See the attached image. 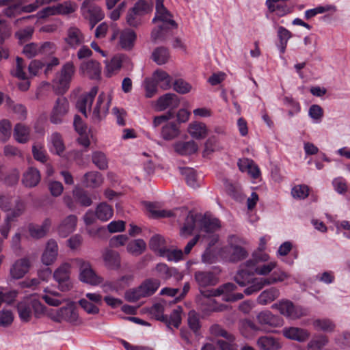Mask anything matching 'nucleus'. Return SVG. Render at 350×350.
Wrapping results in <instances>:
<instances>
[{
	"instance_id": "nucleus-43",
	"label": "nucleus",
	"mask_w": 350,
	"mask_h": 350,
	"mask_svg": "<svg viewBox=\"0 0 350 350\" xmlns=\"http://www.w3.org/2000/svg\"><path fill=\"white\" fill-rule=\"evenodd\" d=\"M21 216V210L18 209L14 213H8L0 226V233L4 239H7L12 227V222Z\"/></svg>"
},
{
	"instance_id": "nucleus-38",
	"label": "nucleus",
	"mask_w": 350,
	"mask_h": 350,
	"mask_svg": "<svg viewBox=\"0 0 350 350\" xmlns=\"http://www.w3.org/2000/svg\"><path fill=\"white\" fill-rule=\"evenodd\" d=\"M51 225V221L46 219L42 225L30 224L29 226V231L30 235L36 239L42 238L46 235Z\"/></svg>"
},
{
	"instance_id": "nucleus-5",
	"label": "nucleus",
	"mask_w": 350,
	"mask_h": 350,
	"mask_svg": "<svg viewBox=\"0 0 350 350\" xmlns=\"http://www.w3.org/2000/svg\"><path fill=\"white\" fill-rule=\"evenodd\" d=\"M46 316L56 323H67L74 326L82 324L83 321L79 316L77 306L72 301L58 309H47Z\"/></svg>"
},
{
	"instance_id": "nucleus-42",
	"label": "nucleus",
	"mask_w": 350,
	"mask_h": 350,
	"mask_svg": "<svg viewBox=\"0 0 350 350\" xmlns=\"http://www.w3.org/2000/svg\"><path fill=\"white\" fill-rule=\"evenodd\" d=\"M196 282L201 287L215 285L217 282V278L210 272L199 271L195 274Z\"/></svg>"
},
{
	"instance_id": "nucleus-1",
	"label": "nucleus",
	"mask_w": 350,
	"mask_h": 350,
	"mask_svg": "<svg viewBox=\"0 0 350 350\" xmlns=\"http://www.w3.org/2000/svg\"><path fill=\"white\" fill-rule=\"evenodd\" d=\"M187 218L184 226L181 228L180 234L183 238H187L192 234L195 230H198V234L190 240L185 247L184 253L189 254L197 243L200 237L208 241V245L213 244L217 241L218 237L214 234L215 231L219 229L220 222L218 219L215 217H202L201 215L195 214L192 212L187 213L184 211Z\"/></svg>"
},
{
	"instance_id": "nucleus-36",
	"label": "nucleus",
	"mask_w": 350,
	"mask_h": 350,
	"mask_svg": "<svg viewBox=\"0 0 350 350\" xmlns=\"http://www.w3.org/2000/svg\"><path fill=\"white\" fill-rule=\"evenodd\" d=\"M136 38L137 36L135 31L126 29L121 32L119 44L122 49L130 50L134 46Z\"/></svg>"
},
{
	"instance_id": "nucleus-18",
	"label": "nucleus",
	"mask_w": 350,
	"mask_h": 350,
	"mask_svg": "<svg viewBox=\"0 0 350 350\" xmlns=\"http://www.w3.org/2000/svg\"><path fill=\"white\" fill-rule=\"evenodd\" d=\"M69 110V103L64 97H59L57 99L50 115V120L52 123L59 124L62 122L64 117Z\"/></svg>"
},
{
	"instance_id": "nucleus-57",
	"label": "nucleus",
	"mask_w": 350,
	"mask_h": 350,
	"mask_svg": "<svg viewBox=\"0 0 350 350\" xmlns=\"http://www.w3.org/2000/svg\"><path fill=\"white\" fill-rule=\"evenodd\" d=\"M55 8L57 14H68L77 10V5L75 2L66 1L55 5Z\"/></svg>"
},
{
	"instance_id": "nucleus-64",
	"label": "nucleus",
	"mask_w": 350,
	"mask_h": 350,
	"mask_svg": "<svg viewBox=\"0 0 350 350\" xmlns=\"http://www.w3.org/2000/svg\"><path fill=\"white\" fill-rule=\"evenodd\" d=\"M191 89L192 85L182 79H177L174 83V90L179 94H187Z\"/></svg>"
},
{
	"instance_id": "nucleus-54",
	"label": "nucleus",
	"mask_w": 350,
	"mask_h": 350,
	"mask_svg": "<svg viewBox=\"0 0 350 350\" xmlns=\"http://www.w3.org/2000/svg\"><path fill=\"white\" fill-rule=\"evenodd\" d=\"M239 329L241 334L245 338H252L253 333L256 332L258 327L250 320H243L240 322Z\"/></svg>"
},
{
	"instance_id": "nucleus-19",
	"label": "nucleus",
	"mask_w": 350,
	"mask_h": 350,
	"mask_svg": "<svg viewBox=\"0 0 350 350\" xmlns=\"http://www.w3.org/2000/svg\"><path fill=\"white\" fill-rule=\"evenodd\" d=\"M241 241L236 236H231L228 239L229 247L227 248L228 253L229 254V260L230 261H238L246 256L245 250L242 248L239 244Z\"/></svg>"
},
{
	"instance_id": "nucleus-7",
	"label": "nucleus",
	"mask_w": 350,
	"mask_h": 350,
	"mask_svg": "<svg viewBox=\"0 0 350 350\" xmlns=\"http://www.w3.org/2000/svg\"><path fill=\"white\" fill-rule=\"evenodd\" d=\"M172 84V77L165 70L157 69L150 78H146L143 82L145 96L146 98H152L157 92V87L167 90L171 88Z\"/></svg>"
},
{
	"instance_id": "nucleus-39",
	"label": "nucleus",
	"mask_w": 350,
	"mask_h": 350,
	"mask_svg": "<svg viewBox=\"0 0 350 350\" xmlns=\"http://www.w3.org/2000/svg\"><path fill=\"white\" fill-rule=\"evenodd\" d=\"M13 136L18 143L25 144L29 139L30 129L23 124H16L14 128Z\"/></svg>"
},
{
	"instance_id": "nucleus-9",
	"label": "nucleus",
	"mask_w": 350,
	"mask_h": 350,
	"mask_svg": "<svg viewBox=\"0 0 350 350\" xmlns=\"http://www.w3.org/2000/svg\"><path fill=\"white\" fill-rule=\"evenodd\" d=\"M290 275L286 271L279 269L271 273L267 278H255L252 281V285L247 287L244 292L247 295H250L259 291L265 286L284 282L290 278Z\"/></svg>"
},
{
	"instance_id": "nucleus-26",
	"label": "nucleus",
	"mask_w": 350,
	"mask_h": 350,
	"mask_svg": "<svg viewBox=\"0 0 350 350\" xmlns=\"http://www.w3.org/2000/svg\"><path fill=\"white\" fill-rule=\"evenodd\" d=\"M80 71L83 75L96 79L100 77L101 67L98 62L90 60L81 64Z\"/></svg>"
},
{
	"instance_id": "nucleus-41",
	"label": "nucleus",
	"mask_w": 350,
	"mask_h": 350,
	"mask_svg": "<svg viewBox=\"0 0 350 350\" xmlns=\"http://www.w3.org/2000/svg\"><path fill=\"white\" fill-rule=\"evenodd\" d=\"M257 345L261 350H278L282 347L278 340L269 336L260 337Z\"/></svg>"
},
{
	"instance_id": "nucleus-12",
	"label": "nucleus",
	"mask_w": 350,
	"mask_h": 350,
	"mask_svg": "<svg viewBox=\"0 0 350 350\" xmlns=\"http://www.w3.org/2000/svg\"><path fill=\"white\" fill-rule=\"evenodd\" d=\"M75 71L72 62H68L62 66L61 71L56 75L53 81L54 87L59 93L62 94L68 88Z\"/></svg>"
},
{
	"instance_id": "nucleus-50",
	"label": "nucleus",
	"mask_w": 350,
	"mask_h": 350,
	"mask_svg": "<svg viewBox=\"0 0 350 350\" xmlns=\"http://www.w3.org/2000/svg\"><path fill=\"white\" fill-rule=\"evenodd\" d=\"M312 325L316 330L325 332H333L335 328L334 323L328 319H317L313 321Z\"/></svg>"
},
{
	"instance_id": "nucleus-48",
	"label": "nucleus",
	"mask_w": 350,
	"mask_h": 350,
	"mask_svg": "<svg viewBox=\"0 0 350 350\" xmlns=\"http://www.w3.org/2000/svg\"><path fill=\"white\" fill-rule=\"evenodd\" d=\"M83 124V121L79 116H75L74 119V126L76 131L79 133L80 137L78 138L79 143L84 147H88L90 145V139L86 135L85 128L83 126L81 128L79 127V124Z\"/></svg>"
},
{
	"instance_id": "nucleus-40",
	"label": "nucleus",
	"mask_w": 350,
	"mask_h": 350,
	"mask_svg": "<svg viewBox=\"0 0 350 350\" xmlns=\"http://www.w3.org/2000/svg\"><path fill=\"white\" fill-rule=\"evenodd\" d=\"M280 295V291L272 287L262 291L257 298V302L261 305H267L275 300Z\"/></svg>"
},
{
	"instance_id": "nucleus-56",
	"label": "nucleus",
	"mask_w": 350,
	"mask_h": 350,
	"mask_svg": "<svg viewBox=\"0 0 350 350\" xmlns=\"http://www.w3.org/2000/svg\"><path fill=\"white\" fill-rule=\"evenodd\" d=\"M150 247L161 256V253L166 249L163 237L158 234L153 236L150 241Z\"/></svg>"
},
{
	"instance_id": "nucleus-37",
	"label": "nucleus",
	"mask_w": 350,
	"mask_h": 350,
	"mask_svg": "<svg viewBox=\"0 0 350 350\" xmlns=\"http://www.w3.org/2000/svg\"><path fill=\"white\" fill-rule=\"evenodd\" d=\"M82 181L86 187L97 188L103 184V178L98 172H90L83 176Z\"/></svg>"
},
{
	"instance_id": "nucleus-49",
	"label": "nucleus",
	"mask_w": 350,
	"mask_h": 350,
	"mask_svg": "<svg viewBox=\"0 0 350 350\" xmlns=\"http://www.w3.org/2000/svg\"><path fill=\"white\" fill-rule=\"evenodd\" d=\"M152 58L158 65H163L168 62L170 53L166 48L158 47L153 51Z\"/></svg>"
},
{
	"instance_id": "nucleus-14",
	"label": "nucleus",
	"mask_w": 350,
	"mask_h": 350,
	"mask_svg": "<svg viewBox=\"0 0 350 350\" xmlns=\"http://www.w3.org/2000/svg\"><path fill=\"white\" fill-rule=\"evenodd\" d=\"M71 265L64 262L53 272V278L58 284V288L62 291H68L71 289L72 284L70 278Z\"/></svg>"
},
{
	"instance_id": "nucleus-2",
	"label": "nucleus",
	"mask_w": 350,
	"mask_h": 350,
	"mask_svg": "<svg viewBox=\"0 0 350 350\" xmlns=\"http://www.w3.org/2000/svg\"><path fill=\"white\" fill-rule=\"evenodd\" d=\"M252 258L241 265L234 276L235 281L241 286L252 285V281L256 278L253 277L254 274L264 276L269 275L278 265L275 260H270L269 255L266 253L255 252Z\"/></svg>"
},
{
	"instance_id": "nucleus-24",
	"label": "nucleus",
	"mask_w": 350,
	"mask_h": 350,
	"mask_svg": "<svg viewBox=\"0 0 350 350\" xmlns=\"http://www.w3.org/2000/svg\"><path fill=\"white\" fill-rule=\"evenodd\" d=\"M187 131L189 135L195 139H203L206 137L208 133L206 124L198 121L189 123Z\"/></svg>"
},
{
	"instance_id": "nucleus-16",
	"label": "nucleus",
	"mask_w": 350,
	"mask_h": 350,
	"mask_svg": "<svg viewBox=\"0 0 350 350\" xmlns=\"http://www.w3.org/2000/svg\"><path fill=\"white\" fill-rule=\"evenodd\" d=\"M0 5H7L8 8L4 10V13L8 16H14L16 13L23 11L25 12H31L36 10L38 7L37 0L35 3L22 6L19 0H0Z\"/></svg>"
},
{
	"instance_id": "nucleus-45",
	"label": "nucleus",
	"mask_w": 350,
	"mask_h": 350,
	"mask_svg": "<svg viewBox=\"0 0 350 350\" xmlns=\"http://www.w3.org/2000/svg\"><path fill=\"white\" fill-rule=\"evenodd\" d=\"M113 210L105 202H101L96 208V218L102 221H107L112 217Z\"/></svg>"
},
{
	"instance_id": "nucleus-17",
	"label": "nucleus",
	"mask_w": 350,
	"mask_h": 350,
	"mask_svg": "<svg viewBox=\"0 0 350 350\" xmlns=\"http://www.w3.org/2000/svg\"><path fill=\"white\" fill-rule=\"evenodd\" d=\"M81 11L85 17L90 21L91 28H93L96 23L101 21L105 16L101 8L97 5L90 4L89 1L83 2Z\"/></svg>"
},
{
	"instance_id": "nucleus-60",
	"label": "nucleus",
	"mask_w": 350,
	"mask_h": 350,
	"mask_svg": "<svg viewBox=\"0 0 350 350\" xmlns=\"http://www.w3.org/2000/svg\"><path fill=\"white\" fill-rule=\"evenodd\" d=\"M12 124L10 120L3 119L0 120V139L5 142L11 136Z\"/></svg>"
},
{
	"instance_id": "nucleus-61",
	"label": "nucleus",
	"mask_w": 350,
	"mask_h": 350,
	"mask_svg": "<svg viewBox=\"0 0 350 350\" xmlns=\"http://www.w3.org/2000/svg\"><path fill=\"white\" fill-rule=\"evenodd\" d=\"M216 343L220 350H239L238 345L235 343V338L232 334H231V338L217 340Z\"/></svg>"
},
{
	"instance_id": "nucleus-46",
	"label": "nucleus",
	"mask_w": 350,
	"mask_h": 350,
	"mask_svg": "<svg viewBox=\"0 0 350 350\" xmlns=\"http://www.w3.org/2000/svg\"><path fill=\"white\" fill-rule=\"evenodd\" d=\"M160 286V282L157 279H148L144 281L140 286V291L145 297L154 294Z\"/></svg>"
},
{
	"instance_id": "nucleus-10",
	"label": "nucleus",
	"mask_w": 350,
	"mask_h": 350,
	"mask_svg": "<svg viewBox=\"0 0 350 350\" xmlns=\"http://www.w3.org/2000/svg\"><path fill=\"white\" fill-rule=\"evenodd\" d=\"M73 262L79 269V280L92 286L100 285L103 280L93 269L90 262L83 258H75Z\"/></svg>"
},
{
	"instance_id": "nucleus-55",
	"label": "nucleus",
	"mask_w": 350,
	"mask_h": 350,
	"mask_svg": "<svg viewBox=\"0 0 350 350\" xmlns=\"http://www.w3.org/2000/svg\"><path fill=\"white\" fill-rule=\"evenodd\" d=\"M163 312L164 304L162 303H156L148 309V313L152 317L161 321H167V316Z\"/></svg>"
},
{
	"instance_id": "nucleus-44",
	"label": "nucleus",
	"mask_w": 350,
	"mask_h": 350,
	"mask_svg": "<svg viewBox=\"0 0 350 350\" xmlns=\"http://www.w3.org/2000/svg\"><path fill=\"white\" fill-rule=\"evenodd\" d=\"M144 206L146 211L150 214L152 217H172L176 216L178 213L180 211L179 209H176L173 211H159L157 209L156 205L151 202H144Z\"/></svg>"
},
{
	"instance_id": "nucleus-34",
	"label": "nucleus",
	"mask_w": 350,
	"mask_h": 350,
	"mask_svg": "<svg viewBox=\"0 0 350 350\" xmlns=\"http://www.w3.org/2000/svg\"><path fill=\"white\" fill-rule=\"evenodd\" d=\"M105 265L110 269L116 270L120 267V257L118 252L107 250L103 254Z\"/></svg>"
},
{
	"instance_id": "nucleus-59",
	"label": "nucleus",
	"mask_w": 350,
	"mask_h": 350,
	"mask_svg": "<svg viewBox=\"0 0 350 350\" xmlns=\"http://www.w3.org/2000/svg\"><path fill=\"white\" fill-rule=\"evenodd\" d=\"M292 196L294 198L304 200L309 195V187L306 185H297L291 190Z\"/></svg>"
},
{
	"instance_id": "nucleus-29",
	"label": "nucleus",
	"mask_w": 350,
	"mask_h": 350,
	"mask_svg": "<svg viewBox=\"0 0 350 350\" xmlns=\"http://www.w3.org/2000/svg\"><path fill=\"white\" fill-rule=\"evenodd\" d=\"M287 0H267L266 5L271 12L275 13L279 16H283L291 12L290 7L285 2Z\"/></svg>"
},
{
	"instance_id": "nucleus-8",
	"label": "nucleus",
	"mask_w": 350,
	"mask_h": 350,
	"mask_svg": "<svg viewBox=\"0 0 350 350\" xmlns=\"http://www.w3.org/2000/svg\"><path fill=\"white\" fill-rule=\"evenodd\" d=\"M172 116V112H167L152 118L153 129L161 126L160 136L165 141H172L178 137L180 133L179 125L175 122H170Z\"/></svg>"
},
{
	"instance_id": "nucleus-23",
	"label": "nucleus",
	"mask_w": 350,
	"mask_h": 350,
	"mask_svg": "<svg viewBox=\"0 0 350 350\" xmlns=\"http://www.w3.org/2000/svg\"><path fill=\"white\" fill-rule=\"evenodd\" d=\"M283 336L287 339L301 342L306 341L310 336V332L302 328L286 327L282 329Z\"/></svg>"
},
{
	"instance_id": "nucleus-35",
	"label": "nucleus",
	"mask_w": 350,
	"mask_h": 350,
	"mask_svg": "<svg viewBox=\"0 0 350 350\" xmlns=\"http://www.w3.org/2000/svg\"><path fill=\"white\" fill-rule=\"evenodd\" d=\"M131 280L132 277L131 275H124L116 282H107L103 286V291L105 293L118 292L127 286Z\"/></svg>"
},
{
	"instance_id": "nucleus-21",
	"label": "nucleus",
	"mask_w": 350,
	"mask_h": 350,
	"mask_svg": "<svg viewBox=\"0 0 350 350\" xmlns=\"http://www.w3.org/2000/svg\"><path fill=\"white\" fill-rule=\"evenodd\" d=\"M178 104L177 96L174 94L167 93L152 102L151 106L157 112L165 110L170 107H176Z\"/></svg>"
},
{
	"instance_id": "nucleus-51",
	"label": "nucleus",
	"mask_w": 350,
	"mask_h": 350,
	"mask_svg": "<svg viewBox=\"0 0 350 350\" xmlns=\"http://www.w3.org/2000/svg\"><path fill=\"white\" fill-rule=\"evenodd\" d=\"M323 109L319 105L313 104L308 109V116L313 124H320L323 120Z\"/></svg>"
},
{
	"instance_id": "nucleus-4",
	"label": "nucleus",
	"mask_w": 350,
	"mask_h": 350,
	"mask_svg": "<svg viewBox=\"0 0 350 350\" xmlns=\"http://www.w3.org/2000/svg\"><path fill=\"white\" fill-rule=\"evenodd\" d=\"M155 10V15L152 19L155 27L151 33V38L157 42L163 40L167 31L176 28L177 25L172 14L164 6L163 0H156Z\"/></svg>"
},
{
	"instance_id": "nucleus-27",
	"label": "nucleus",
	"mask_w": 350,
	"mask_h": 350,
	"mask_svg": "<svg viewBox=\"0 0 350 350\" xmlns=\"http://www.w3.org/2000/svg\"><path fill=\"white\" fill-rule=\"evenodd\" d=\"M48 148L51 153L62 155L64 152L65 145L59 133H53L48 137Z\"/></svg>"
},
{
	"instance_id": "nucleus-32",
	"label": "nucleus",
	"mask_w": 350,
	"mask_h": 350,
	"mask_svg": "<svg viewBox=\"0 0 350 350\" xmlns=\"http://www.w3.org/2000/svg\"><path fill=\"white\" fill-rule=\"evenodd\" d=\"M40 180V172L35 167H29L23 174L22 183L27 187L36 186Z\"/></svg>"
},
{
	"instance_id": "nucleus-47",
	"label": "nucleus",
	"mask_w": 350,
	"mask_h": 350,
	"mask_svg": "<svg viewBox=\"0 0 350 350\" xmlns=\"http://www.w3.org/2000/svg\"><path fill=\"white\" fill-rule=\"evenodd\" d=\"M122 63V57L120 55L114 56L109 62H105V75L110 77L115 75L121 68Z\"/></svg>"
},
{
	"instance_id": "nucleus-30",
	"label": "nucleus",
	"mask_w": 350,
	"mask_h": 350,
	"mask_svg": "<svg viewBox=\"0 0 350 350\" xmlns=\"http://www.w3.org/2000/svg\"><path fill=\"white\" fill-rule=\"evenodd\" d=\"M181 174L184 176L189 187L196 189L201 185L203 177L202 175L197 174L193 168H183L181 170Z\"/></svg>"
},
{
	"instance_id": "nucleus-13",
	"label": "nucleus",
	"mask_w": 350,
	"mask_h": 350,
	"mask_svg": "<svg viewBox=\"0 0 350 350\" xmlns=\"http://www.w3.org/2000/svg\"><path fill=\"white\" fill-rule=\"evenodd\" d=\"M272 308L277 309L287 318L295 320L307 314V310L300 306H295L288 300H282L272 305Z\"/></svg>"
},
{
	"instance_id": "nucleus-31",
	"label": "nucleus",
	"mask_w": 350,
	"mask_h": 350,
	"mask_svg": "<svg viewBox=\"0 0 350 350\" xmlns=\"http://www.w3.org/2000/svg\"><path fill=\"white\" fill-rule=\"evenodd\" d=\"M173 146L175 152L180 155H190L196 153L198 150V145L193 140L178 142Z\"/></svg>"
},
{
	"instance_id": "nucleus-20",
	"label": "nucleus",
	"mask_w": 350,
	"mask_h": 350,
	"mask_svg": "<svg viewBox=\"0 0 350 350\" xmlns=\"http://www.w3.org/2000/svg\"><path fill=\"white\" fill-rule=\"evenodd\" d=\"M57 256L58 245L57 242L53 239L49 240L41 256L42 262L46 266L51 265L56 261Z\"/></svg>"
},
{
	"instance_id": "nucleus-52",
	"label": "nucleus",
	"mask_w": 350,
	"mask_h": 350,
	"mask_svg": "<svg viewBox=\"0 0 350 350\" xmlns=\"http://www.w3.org/2000/svg\"><path fill=\"white\" fill-rule=\"evenodd\" d=\"M146 248V244L142 239H136L127 245V251L134 256L142 254Z\"/></svg>"
},
{
	"instance_id": "nucleus-15",
	"label": "nucleus",
	"mask_w": 350,
	"mask_h": 350,
	"mask_svg": "<svg viewBox=\"0 0 350 350\" xmlns=\"http://www.w3.org/2000/svg\"><path fill=\"white\" fill-rule=\"evenodd\" d=\"M0 208L9 213H14L20 209L21 215L25 210V204L18 197L8 193L1 194L0 195Z\"/></svg>"
},
{
	"instance_id": "nucleus-63",
	"label": "nucleus",
	"mask_w": 350,
	"mask_h": 350,
	"mask_svg": "<svg viewBox=\"0 0 350 350\" xmlns=\"http://www.w3.org/2000/svg\"><path fill=\"white\" fill-rule=\"evenodd\" d=\"M328 343V338L326 336L321 335L317 338L311 340L308 343L309 350H321Z\"/></svg>"
},
{
	"instance_id": "nucleus-33",
	"label": "nucleus",
	"mask_w": 350,
	"mask_h": 350,
	"mask_svg": "<svg viewBox=\"0 0 350 350\" xmlns=\"http://www.w3.org/2000/svg\"><path fill=\"white\" fill-rule=\"evenodd\" d=\"M77 218L75 215H69L59 225L58 228L59 234L62 237H67L72 232L77 226Z\"/></svg>"
},
{
	"instance_id": "nucleus-6",
	"label": "nucleus",
	"mask_w": 350,
	"mask_h": 350,
	"mask_svg": "<svg viewBox=\"0 0 350 350\" xmlns=\"http://www.w3.org/2000/svg\"><path fill=\"white\" fill-rule=\"evenodd\" d=\"M46 307L44 306L35 295H30L24 297L17 304V310L21 320L23 322L30 321L33 311L37 318H40L46 314Z\"/></svg>"
},
{
	"instance_id": "nucleus-58",
	"label": "nucleus",
	"mask_w": 350,
	"mask_h": 350,
	"mask_svg": "<svg viewBox=\"0 0 350 350\" xmlns=\"http://www.w3.org/2000/svg\"><path fill=\"white\" fill-rule=\"evenodd\" d=\"M161 256L166 258L169 261L177 262L183 258V253L180 250L168 249L166 247L164 252L161 253Z\"/></svg>"
},
{
	"instance_id": "nucleus-62",
	"label": "nucleus",
	"mask_w": 350,
	"mask_h": 350,
	"mask_svg": "<svg viewBox=\"0 0 350 350\" xmlns=\"http://www.w3.org/2000/svg\"><path fill=\"white\" fill-rule=\"evenodd\" d=\"M73 196L76 200L82 206H89L92 204V200L82 189L76 188L73 191Z\"/></svg>"
},
{
	"instance_id": "nucleus-28",
	"label": "nucleus",
	"mask_w": 350,
	"mask_h": 350,
	"mask_svg": "<svg viewBox=\"0 0 350 350\" xmlns=\"http://www.w3.org/2000/svg\"><path fill=\"white\" fill-rule=\"evenodd\" d=\"M64 40L70 47L76 49L83 43L84 36L79 29L73 27L68 29Z\"/></svg>"
},
{
	"instance_id": "nucleus-25",
	"label": "nucleus",
	"mask_w": 350,
	"mask_h": 350,
	"mask_svg": "<svg viewBox=\"0 0 350 350\" xmlns=\"http://www.w3.org/2000/svg\"><path fill=\"white\" fill-rule=\"evenodd\" d=\"M257 320L261 325H268L273 327H277L283 325L282 319L278 316L273 315L269 310L260 312L257 315Z\"/></svg>"
},
{
	"instance_id": "nucleus-22",
	"label": "nucleus",
	"mask_w": 350,
	"mask_h": 350,
	"mask_svg": "<svg viewBox=\"0 0 350 350\" xmlns=\"http://www.w3.org/2000/svg\"><path fill=\"white\" fill-rule=\"evenodd\" d=\"M30 265V261L27 258L16 260L10 269L11 277L14 279L22 278L28 273Z\"/></svg>"
},
{
	"instance_id": "nucleus-3",
	"label": "nucleus",
	"mask_w": 350,
	"mask_h": 350,
	"mask_svg": "<svg viewBox=\"0 0 350 350\" xmlns=\"http://www.w3.org/2000/svg\"><path fill=\"white\" fill-rule=\"evenodd\" d=\"M97 93L98 87H92L88 93L83 94L78 99L77 108L85 117L88 116V113H92V119L94 121H100L108 113L111 102V96L109 93L102 92L93 105L94 98Z\"/></svg>"
},
{
	"instance_id": "nucleus-11",
	"label": "nucleus",
	"mask_w": 350,
	"mask_h": 350,
	"mask_svg": "<svg viewBox=\"0 0 350 350\" xmlns=\"http://www.w3.org/2000/svg\"><path fill=\"white\" fill-rule=\"evenodd\" d=\"M237 286L232 283L225 284L217 289L201 291L204 297L221 296L222 299L226 301H234L241 299L243 295L241 293H234Z\"/></svg>"
},
{
	"instance_id": "nucleus-53",
	"label": "nucleus",
	"mask_w": 350,
	"mask_h": 350,
	"mask_svg": "<svg viewBox=\"0 0 350 350\" xmlns=\"http://www.w3.org/2000/svg\"><path fill=\"white\" fill-rule=\"evenodd\" d=\"M44 292V294L42 296V298L48 305L57 307L62 304V301L57 298L59 296V293L51 291L48 288H45Z\"/></svg>"
}]
</instances>
